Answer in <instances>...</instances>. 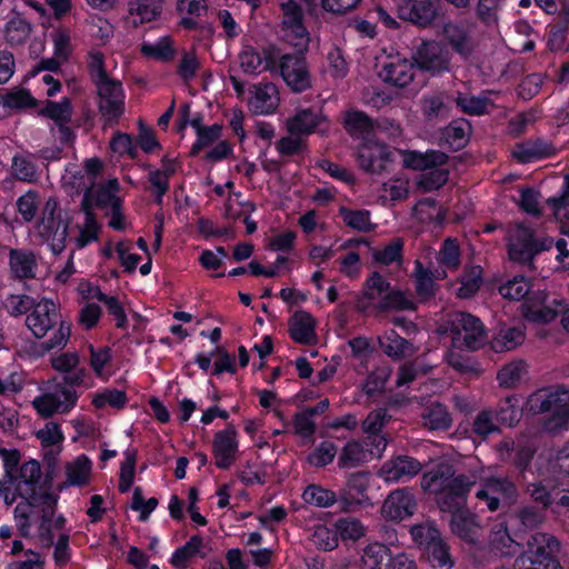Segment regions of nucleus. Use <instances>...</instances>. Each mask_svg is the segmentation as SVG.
Returning <instances> with one entry per match:
<instances>
[{"mask_svg":"<svg viewBox=\"0 0 569 569\" xmlns=\"http://www.w3.org/2000/svg\"><path fill=\"white\" fill-rule=\"evenodd\" d=\"M476 481L466 473H456L448 462H440L422 475L421 487L435 495L441 512L450 513L467 508L468 497Z\"/></svg>","mask_w":569,"mask_h":569,"instance_id":"nucleus-1","label":"nucleus"},{"mask_svg":"<svg viewBox=\"0 0 569 569\" xmlns=\"http://www.w3.org/2000/svg\"><path fill=\"white\" fill-rule=\"evenodd\" d=\"M57 325L59 327L53 336L41 343L42 349L47 352L53 349H62L67 345L71 335V325L61 320L57 305L47 298L37 302L33 310L26 318V326L37 339L43 338Z\"/></svg>","mask_w":569,"mask_h":569,"instance_id":"nucleus-2","label":"nucleus"},{"mask_svg":"<svg viewBox=\"0 0 569 569\" xmlns=\"http://www.w3.org/2000/svg\"><path fill=\"white\" fill-rule=\"evenodd\" d=\"M560 541L547 532L532 535L527 542V550L519 556L512 569H563L558 558ZM497 569H511L501 566Z\"/></svg>","mask_w":569,"mask_h":569,"instance_id":"nucleus-3","label":"nucleus"},{"mask_svg":"<svg viewBox=\"0 0 569 569\" xmlns=\"http://www.w3.org/2000/svg\"><path fill=\"white\" fill-rule=\"evenodd\" d=\"M553 247L551 237H537L536 230L525 223H518L515 233L507 242L508 257L512 262L529 266L536 257Z\"/></svg>","mask_w":569,"mask_h":569,"instance_id":"nucleus-4","label":"nucleus"},{"mask_svg":"<svg viewBox=\"0 0 569 569\" xmlns=\"http://www.w3.org/2000/svg\"><path fill=\"white\" fill-rule=\"evenodd\" d=\"M309 43H300L295 52L283 53L279 58L278 69L286 84L297 93L312 87V78L306 59Z\"/></svg>","mask_w":569,"mask_h":569,"instance_id":"nucleus-5","label":"nucleus"},{"mask_svg":"<svg viewBox=\"0 0 569 569\" xmlns=\"http://www.w3.org/2000/svg\"><path fill=\"white\" fill-rule=\"evenodd\" d=\"M70 220L63 217L58 208L56 200L49 199L44 207V213L39 223V234L48 242L50 250L54 256L60 254L64 248L69 236Z\"/></svg>","mask_w":569,"mask_h":569,"instance_id":"nucleus-6","label":"nucleus"},{"mask_svg":"<svg viewBox=\"0 0 569 569\" xmlns=\"http://www.w3.org/2000/svg\"><path fill=\"white\" fill-rule=\"evenodd\" d=\"M529 407L533 413H551L555 427L569 423V390L558 387L556 390H538L529 398Z\"/></svg>","mask_w":569,"mask_h":569,"instance_id":"nucleus-7","label":"nucleus"},{"mask_svg":"<svg viewBox=\"0 0 569 569\" xmlns=\"http://www.w3.org/2000/svg\"><path fill=\"white\" fill-rule=\"evenodd\" d=\"M413 539L425 547L428 562L433 569H451L455 565L450 548L435 528L415 527Z\"/></svg>","mask_w":569,"mask_h":569,"instance_id":"nucleus-8","label":"nucleus"},{"mask_svg":"<svg viewBox=\"0 0 569 569\" xmlns=\"http://www.w3.org/2000/svg\"><path fill=\"white\" fill-rule=\"evenodd\" d=\"M357 162L365 172L380 174L392 162V152L388 144L369 139L358 147Z\"/></svg>","mask_w":569,"mask_h":569,"instance_id":"nucleus-9","label":"nucleus"},{"mask_svg":"<svg viewBox=\"0 0 569 569\" xmlns=\"http://www.w3.org/2000/svg\"><path fill=\"white\" fill-rule=\"evenodd\" d=\"M98 109L106 126L118 124L124 113V90L122 83H109L97 89Z\"/></svg>","mask_w":569,"mask_h":569,"instance_id":"nucleus-10","label":"nucleus"},{"mask_svg":"<svg viewBox=\"0 0 569 569\" xmlns=\"http://www.w3.org/2000/svg\"><path fill=\"white\" fill-rule=\"evenodd\" d=\"M40 478L41 467L37 460L31 459L22 463L18 471V481H16L21 500L43 503L44 499H40L41 497L54 496L40 487Z\"/></svg>","mask_w":569,"mask_h":569,"instance_id":"nucleus-11","label":"nucleus"},{"mask_svg":"<svg viewBox=\"0 0 569 569\" xmlns=\"http://www.w3.org/2000/svg\"><path fill=\"white\" fill-rule=\"evenodd\" d=\"M239 451L238 431L232 423L214 433L212 456L218 469L228 470L236 461Z\"/></svg>","mask_w":569,"mask_h":569,"instance_id":"nucleus-12","label":"nucleus"},{"mask_svg":"<svg viewBox=\"0 0 569 569\" xmlns=\"http://www.w3.org/2000/svg\"><path fill=\"white\" fill-rule=\"evenodd\" d=\"M371 473L367 470L351 472L347 477L346 488L339 496V509L349 512L356 507L369 502L367 495Z\"/></svg>","mask_w":569,"mask_h":569,"instance_id":"nucleus-13","label":"nucleus"},{"mask_svg":"<svg viewBox=\"0 0 569 569\" xmlns=\"http://www.w3.org/2000/svg\"><path fill=\"white\" fill-rule=\"evenodd\" d=\"M498 455L502 462L512 466L520 473H525L531 467L536 455V448L529 442L503 439L498 445Z\"/></svg>","mask_w":569,"mask_h":569,"instance_id":"nucleus-14","label":"nucleus"},{"mask_svg":"<svg viewBox=\"0 0 569 569\" xmlns=\"http://www.w3.org/2000/svg\"><path fill=\"white\" fill-rule=\"evenodd\" d=\"M440 12L439 0H407L399 7V17L420 28L431 26Z\"/></svg>","mask_w":569,"mask_h":569,"instance_id":"nucleus-15","label":"nucleus"},{"mask_svg":"<svg viewBox=\"0 0 569 569\" xmlns=\"http://www.w3.org/2000/svg\"><path fill=\"white\" fill-rule=\"evenodd\" d=\"M547 293L545 291L535 292V297H529L523 303L525 318L533 323L547 325L553 321L560 313H563L565 303L562 300H553V306L546 305Z\"/></svg>","mask_w":569,"mask_h":569,"instance_id":"nucleus-16","label":"nucleus"},{"mask_svg":"<svg viewBox=\"0 0 569 569\" xmlns=\"http://www.w3.org/2000/svg\"><path fill=\"white\" fill-rule=\"evenodd\" d=\"M417 501L411 488L396 489L389 493L382 505V513L393 521H401L415 513Z\"/></svg>","mask_w":569,"mask_h":569,"instance_id":"nucleus-17","label":"nucleus"},{"mask_svg":"<svg viewBox=\"0 0 569 569\" xmlns=\"http://www.w3.org/2000/svg\"><path fill=\"white\" fill-rule=\"evenodd\" d=\"M452 332H463V343L469 350L479 349L486 340V329L482 321L468 312H460L452 323Z\"/></svg>","mask_w":569,"mask_h":569,"instance_id":"nucleus-18","label":"nucleus"},{"mask_svg":"<svg viewBox=\"0 0 569 569\" xmlns=\"http://www.w3.org/2000/svg\"><path fill=\"white\" fill-rule=\"evenodd\" d=\"M415 64L418 69L432 76L449 70V58L435 42H423L415 54Z\"/></svg>","mask_w":569,"mask_h":569,"instance_id":"nucleus-19","label":"nucleus"},{"mask_svg":"<svg viewBox=\"0 0 569 569\" xmlns=\"http://www.w3.org/2000/svg\"><path fill=\"white\" fill-rule=\"evenodd\" d=\"M421 469L422 465L418 459L400 455L382 465L380 476L386 481L398 482L403 478H412L417 476Z\"/></svg>","mask_w":569,"mask_h":569,"instance_id":"nucleus-20","label":"nucleus"},{"mask_svg":"<svg viewBox=\"0 0 569 569\" xmlns=\"http://www.w3.org/2000/svg\"><path fill=\"white\" fill-rule=\"evenodd\" d=\"M283 28L298 40L295 47L300 43H309V32L303 24V11L296 0H288L281 4Z\"/></svg>","mask_w":569,"mask_h":569,"instance_id":"nucleus-21","label":"nucleus"},{"mask_svg":"<svg viewBox=\"0 0 569 569\" xmlns=\"http://www.w3.org/2000/svg\"><path fill=\"white\" fill-rule=\"evenodd\" d=\"M471 123L463 119L452 120L440 131V146L450 151L462 150L469 142Z\"/></svg>","mask_w":569,"mask_h":569,"instance_id":"nucleus-22","label":"nucleus"},{"mask_svg":"<svg viewBox=\"0 0 569 569\" xmlns=\"http://www.w3.org/2000/svg\"><path fill=\"white\" fill-rule=\"evenodd\" d=\"M556 148L551 142L543 139H536L518 143L513 151V158L521 164L531 163L556 154Z\"/></svg>","mask_w":569,"mask_h":569,"instance_id":"nucleus-23","label":"nucleus"},{"mask_svg":"<svg viewBox=\"0 0 569 569\" xmlns=\"http://www.w3.org/2000/svg\"><path fill=\"white\" fill-rule=\"evenodd\" d=\"M316 319L305 310L297 311L289 325L290 338L300 345H313L317 341Z\"/></svg>","mask_w":569,"mask_h":569,"instance_id":"nucleus-24","label":"nucleus"},{"mask_svg":"<svg viewBox=\"0 0 569 569\" xmlns=\"http://www.w3.org/2000/svg\"><path fill=\"white\" fill-rule=\"evenodd\" d=\"M525 339L523 327L502 325L493 330L490 347L495 352H506L516 349Z\"/></svg>","mask_w":569,"mask_h":569,"instance_id":"nucleus-25","label":"nucleus"},{"mask_svg":"<svg viewBox=\"0 0 569 569\" xmlns=\"http://www.w3.org/2000/svg\"><path fill=\"white\" fill-rule=\"evenodd\" d=\"M9 267L14 279L27 280L36 278L38 263L34 252L28 249H10Z\"/></svg>","mask_w":569,"mask_h":569,"instance_id":"nucleus-26","label":"nucleus"},{"mask_svg":"<svg viewBox=\"0 0 569 569\" xmlns=\"http://www.w3.org/2000/svg\"><path fill=\"white\" fill-rule=\"evenodd\" d=\"M379 77L383 82L397 88H405L413 80V63L407 59H398L385 63Z\"/></svg>","mask_w":569,"mask_h":569,"instance_id":"nucleus-27","label":"nucleus"},{"mask_svg":"<svg viewBox=\"0 0 569 569\" xmlns=\"http://www.w3.org/2000/svg\"><path fill=\"white\" fill-rule=\"evenodd\" d=\"M449 161V156L440 150H427L426 152L409 151L405 157V166L412 170L426 171L441 168Z\"/></svg>","mask_w":569,"mask_h":569,"instance_id":"nucleus-28","label":"nucleus"},{"mask_svg":"<svg viewBox=\"0 0 569 569\" xmlns=\"http://www.w3.org/2000/svg\"><path fill=\"white\" fill-rule=\"evenodd\" d=\"M450 528L455 536L468 543H476L478 540L479 527L475 515L467 508L450 512Z\"/></svg>","mask_w":569,"mask_h":569,"instance_id":"nucleus-29","label":"nucleus"},{"mask_svg":"<svg viewBox=\"0 0 569 569\" xmlns=\"http://www.w3.org/2000/svg\"><path fill=\"white\" fill-rule=\"evenodd\" d=\"M443 37L451 49L463 59L469 58L473 50L468 30L458 23L448 22L443 26Z\"/></svg>","mask_w":569,"mask_h":569,"instance_id":"nucleus-30","label":"nucleus"},{"mask_svg":"<svg viewBox=\"0 0 569 569\" xmlns=\"http://www.w3.org/2000/svg\"><path fill=\"white\" fill-rule=\"evenodd\" d=\"M343 128L350 137L366 141L372 134L375 123L366 112L350 109L345 113Z\"/></svg>","mask_w":569,"mask_h":569,"instance_id":"nucleus-31","label":"nucleus"},{"mask_svg":"<svg viewBox=\"0 0 569 569\" xmlns=\"http://www.w3.org/2000/svg\"><path fill=\"white\" fill-rule=\"evenodd\" d=\"M527 492L531 499L540 505L542 509H550L555 505V500L562 492L557 481L552 479H542L531 482L527 487Z\"/></svg>","mask_w":569,"mask_h":569,"instance_id":"nucleus-32","label":"nucleus"},{"mask_svg":"<svg viewBox=\"0 0 569 569\" xmlns=\"http://www.w3.org/2000/svg\"><path fill=\"white\" fill-rule=\"evenodd\" d=\"M119 187L117 179H111L98 187H94V183L91 182L90 186L86 188L83 194L89 193V199L93 207L101 209L112 208L116 200H122L116 194Z\"/></svg>","mask_w":569,"mask_h":569,"instance_id":"nucleus-33","label":"nucleus"},{"mask_svg":"<svg viewBox=\"0 0 569 569\" xmlns=\"http://www.w3.org/2000/svg\"><path fill=\"white\" fill-rule=\"evenodd\" d=\"M492 411L497 425H501L503 427L511 428L522 418L520 399L515 395L500 400L497 408Z\"/></svg>","mask_w":569,"mask_h":569,"instance_id":"nucleus-34","label":"nucleus"},{"mask_svg":"<svg viewBox=\"0 0 569 569\" xmlns=\"http://www.w3.org/2000/svg\"><path fill=\"white\" fill-rule=\"evenodd\" d=\"M415 289L420 302H428L436 297L438 286L433 272L425 268L420 260L415 261Z\"/></svg>","mask_w":569,"mask_h":569,"instance_id":"nucleus-35","label":"nucleus"},{"mask_svg":"<svg viewBox=\"0 0 569 569\" xmlns=\"http://www.w3.org/2000/svg\"><path fill=\"white\" fill-rule=\"evenodd\" d=\"M322 121L320 111L312 108L302 109L288 120V131L291 134H310Z\"/></svg>","mask_w":569,"mask_h":569,"instance_id":"nucleus-36","label":"nucleus"},{"mask_svg":"<svg viewBox=\"0 0 569 569\" xmlns=\"http://www.w3.org/2000/svg\"><path fill=\"white\" fill-rule=\"evenodd\" d=\"M163 0H131L128 11L133 17L134 26L151 22L160 17Z\"/></svg>","mask_w":569,"mask_h":569,"instance_id":"nucleus-37","label":"nucleus"},{"mask_svg":"<svg viewBox=\"0 0 569 569\" xmlns=\"http://www.w3.org/2000/svg\"><path fill=\"white\" fill-rule=\"evenodd\" d=\"M203 538L200 535H193L190 539L181 547L177 548L170 557L169 562L176 569H187V562L199 556L206 558L207 553L202 552Z\"/></svg>","mask_w":569,"mask_h":569,"instance_id":"nucleus-38","label":"nucleus"},{"mask_svg":"<svg viewBox=\"0 0 569 569\" xmlns=\"http://www.w3.org/2000/svg\"><path fill=\"white\" fill-rule=\"evenodd\" d=\"M383 352L392 359H403L412 352V343L401 337L395 329L387 330L379 339Z\"/></svg>","mask_w":569,"mask_h":569,"instance_id":"nucleus-39","label":"nucleus"},{"mask_svg":"<svg viewBox=\"0 0 569 569\" xmlns=\"http://www.w3.org/2000/svg\"><path fill=\"white\" fill-rule=\"evenodd\" d=\"M43 503H39L38 513H40L41 521L39 523V537L46 546L53 545L54 535L52 531V518L58 501L57 496H43Z\"/></svg>","mask_w":569,"mask_h":569,"instance_id":"nucleus-40","label":"nucleus"},{"mask_svg":"<svg viewBox=\"0 0 569 569\" xmlns=\"http://www.w3.org/2000/svg\"><path fill=\"white\" fill-rule=\"evenodd\" d=\"M87 70L91 82L97 89L119 82L109 77L106 68V58L101 51L91 50L88 52Z\"/></svg>","mask_w":569,"mask_h":569,"instance_id":"nucleus-41","label":"nucleus"},{"mask_svg":"<svg viewBox=\"0 0 569 569\" xmlns=\"http://www.w3.org/2000/svg\"><path fill=\"white\" fill-rule=\"evenodd\" d=\"M72 113V103L68 97H63L60 101L48 99L44 101V106L38 111L39 116L52 120L56 126L60 123H70Z\"/></svg>","mask_w":569,"mask_h":569,"instance_id":"nucleus-42","label":"nucleus"},{"mask_svg":"<svg viewBox=\"0 0 569 569\" xmlns=\"http://www.w3.org/2000/svg\"><path fill=\"white\" fill-rule=\"evenodd\" d=\"M141 53L150 59L160 62H170L176 57V49L171 37H160L154 43H142Z\"/></svg>","mask_w":569,"mask_h":569,"instance_id":"nucleus-43","label":"nucleus"},{"mask_svg":"<svg viewBox=\"0 0 569 569\" xmlns=\"http://www.w3.org/2000/svg\"><path fill=\"white\" fill-rule=\"evenodd\" d=\"M569 29V9L559 14L556 23L547 27V47L551 52L563 49Z\"/></svg>","mask_w":569,"mask_h":569,"instance_id":"nucleus-44","label":"nucleus"},{"mask_svg":"<svg viewBox=\"0 0 569 569\" xmlns=\"http://www.w3.org/2000/svg\"><path fill=\"white\" fill-rule=\"evenodd\" d=\"M302 499L306 503L318 508H328L335 503L339 505V498L335 491L315 483L308 485L305 488Z\"/></svg>","mask_w":569,"mask_h":569,"instance_id":"nucleus-45","label":"nucleus"},{"mask_svg":"<svg viewBox=\"0 0 569 569\" xmlns=\"http://www.w3.org/2000/svg\"><path fill=\"white\" fill-rule=\"evenodd\" d=\"M91 461L86 455H80L66 468L67 481L70 486L83 487L88 483L91 472Z\"/></svg>","mask_w":569,"mask_h":569,"instance_id":"nucleus-46","label":"nucleus"},{"mask_svg":"<svg viewBox=\"0 0 569 569\" xmlns=\"http://www.w3.org/2000/svg\"><path fill=\"white\" fill-rule=\"evenodd\" d=\"M390 549L382 543L367 546L362 555V569H389Z\"/></svg>","mask_w":569,"mask_h":569,"instance_id":"nucleus-47","label":"nucleus"},{"mask_svg":"<svg viewBox=\"0 0 569 569\" xmlns=\"http://www.w3.org/2000/svg\"><path fill=\"white\" fill-rule=\"evenodd\" d=\"M367 460L362 445L356 440L348 441L338 458V466L341 469L357 468Z\"/></svg>","mask_w":569,"mask_h":569,"instance_id":"nucleus-48","label":"nucleus"},{"mask_svg":"<svg viewBox=\"0 0 569 569\" xmlns=\"http://www.w3.org/2000/svg\"><path fill=\"white\" fill-rule=\"evenodd\" d=\"M499 293L508 300L520 301L529 297H535V293L530 295V282L525 276H516L513 279L508 280L506 283L499 287Z\"/></svg>","mask_w":569,"mask_h":569,"instance_id":"nucleus-49","label":"nucleus"},{"mask_svg":"<svg viewBox=\"0 0 569 569\" xmlns=\"http://www.w3.org/2000/svg\"><path fill=\"white\" fill-rule=\"evenodd\" d=\"M31 31L32 27L24 18L14 17L7 22L4 37L10 46H20L27 41Z\"/></svg>","mask_w":569,"mask_h":569,"instance_id":"nucleus-50","label":"nucleus"},{"mask_svg":"<svg viewBox=\"0 0 569 569\" xmlns=\"http://www.w3.org/2000/svg\"><path fill=\"white\" fill-rule=\"evenodd\" d=\"M0 103L12 110L37 108L39 106V101L24 88L0 96Z\"/></svg>","mask_w":569,"mask_h":569,"instance_id":"nucleus-51","label":"nucleus"},{"mask_svg":"<svg viewBox=\"0 0 569 569\" xmlns=\"http://www.w3.org/2000/svg\"><path fill=\"white\" fill-rule=\"evenodd\" d=\"M425 425L431 430H448L452 425L451 416L445 405L435 403L423 413Z\"/></svg>","mask_w":569,"mask_h":569,"instance_id":"nucleus-52","label":"nucleus"},{"mask_svg":"<svg viewBox=\"0 0 569 569\" xmlns=\"http://www.w3.org/2000/svg\"><path fill=\"white\" fill-rule=\"evenodd\" d=\"M274 87L266 84L258 87L253 98L249 101V107L254 114H271L274 112L277 104L272 102L271 96Z\"/></svg>","mask_w":569,"mask_h":569,"instance_id":"nucleus-53","label":"nucleus"},{"mask_svg":"<svg viewBox=\"0 0 569 569\" xmlns=\"http://www.w3.org/2000/svg\"><path fill=\"white\" fill-rule=\"evenodd\" d=\"M222 124L216 122L211 126H207L204 129L198 132L196 134L197 138L189 151V157H197L203 149L217 142L222 136Z\"/></svg>","mask_w":569,"mask_h":569,"instance_id":"nucleus-54","label":"nucleus"},{"mask_svg":"<svg viewBox=\"0 0 569 569\" xmlns=\"http://www.w3.org/2000/svg\"><path fill=\"white\" fill-rule=\"evenodd\" d=\"M39 503L21 500L14 508V519L20 535L30 536L31 519L38 513Z\"/></svg>","mask_w":569,"mask_h":569,"instance_id":"nucleus-55","label":"nucleus"},{"mask_svg":"<svg viewBox=\"0 0 569 569\" xmlns=\"http://www.w3.org/2000/svg\"><path fill=\"white\" fill-rule=\"evenodd\" d=\"M471 431L481 440H486L490 435L499 432V426L493 418L491 409H483L475 417Z\"/></svg>","mask_w":569,"mask_h":569,"instance_id":"nucleus-56","label":"nucleus"},{"mask_svg":"<svg viewBox=\"0 0 569 569\" xmlns=\"http://www.w3.org/2000/svg\"><path fill=\"white\" fill-rule=\"evenodd\" d=\"M449 180V170L445 168L422 171L419 176L418 188L425 192H431L442 188Z\"/></svg>","mask_w":569,"mask_h":569,"instance_id":"nucleus-57","label":"nucleus"},{"mask_svg":"<svg viewBox=\"0 0 569 569\" xmlns=\"http://www.w3.org/2000/svg\"><path fill=\"white\" fill-rule=\"evenodd\" d=\"M339 213L349 228L359 232H368L371 230L370 213L368 210H352L347 207H340Z\"/></svg>","mask_w":569,"mask_h":569,"instance_id":"nucleus-58","label":"nucleus"},{"mask_svg":"<svg viewBox=\"0 0 569 569\" xmlns=\"http://www.w3.org/2000/svg\"><path fill=\"white\" fill-rule=\"evenodd\" d=\"M386 295L380 299L377 303V309L381 312L390 311V310H413L415 305L411 300H409L405 293L400 290H391L385 292Z\"/></svg>","mask_w":569,"mask_h":569,"instance_id":"nucleus-59","label":"nucleus"},{"mask_svg":"<svg viewBox=\"0 0 569 569\" xmlns=\"http://www.w3.org/2000/svg\"><path fill=\"white\" fill-rule=\"evenodd\" d=\"M12 174L23 182H36L38 179L37 166L26 156L14 154L12 158Z\"/></svg>","mask_w":569,"mask_h":569,"instance_id":"nucleus-60","label":"nucleus"},{"mask_svg":"<svg viewBox=\"0 0 569 569\" xmlns=\"http://www.w3.org/2000/svg\"><path fill=\"white\" fill-rule=\"evenodd\" d=\"M486 487L492 493L500 495L507 505L516 502L518 498V489L508 478L490 477L487 479Z\"/></svg>","mask_w":569,"mask_h":569,"instance_id":"nucleus-61","label":"nucleus"},{"mask_svg":"<svg viewBox=\"0 0 569 569\" xmlns=\"http://www.w3.org/2000/svg\"><path fill=\"white\" fill-rule=\"evenodd\" d=\"M402 252L403 240L401 238H395L382 249L376 250L372 257L377 263L390 266L393 262H400L402 260Z\"/></svg>","mask_w":569,"mask_h":569,"instance_id":"nucleus-62","label":"nucleus"},{"mask_svg":"<svg viewBox=\"0 0 569 569\" xmlns=\"http://www.w3.org/2000/svg\"><path fill=\"white\" fill-rule=\"evenodd\" d=\"M128 402L127 393L118 389H106L93 396L92 406L97 409H102L107 405L114 409H123Z\"/></svg>","mask_w":569,"mask_h":569,"instance_id":"nucleus-63","label":"nucleus"},{"mask_svg":"<svg viewBox=\"0 0 569 569\" xmlns=\"http://www.w3.org/2000/svg\"><path fill=\"white\" fill-rule=\"evenodd\" d=\"M489 99L487 97L470 96L466 93H458L456 99L457 106L463 113L470 116H482L487 113Z\"/></svg>","mask_w":569,"mask_h":569,"instance_id":"nucleus-64","label":"nucleus"}]
</instances>
